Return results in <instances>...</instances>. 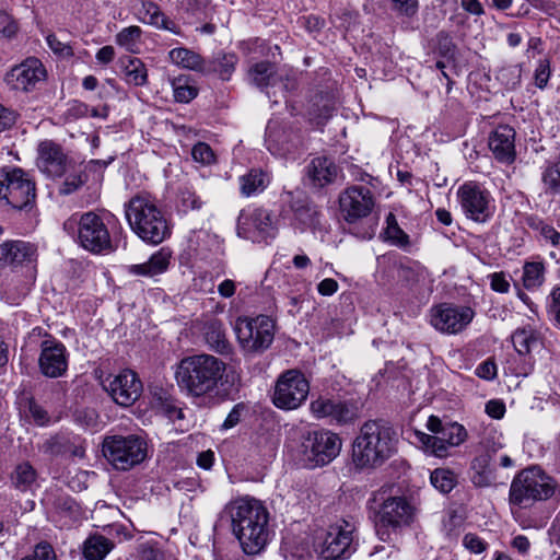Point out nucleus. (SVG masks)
<instances>
[{
	"label": "nucleus",
	"instance_id": "nucleus-1",
	"mask_svg": "<svg viewBox=\"0 0 560 560\" xmlns=\"http://www.w3.org/2000/svg\"><path fill=\"white\" fill-rule=\"evenodd\" d=\"M179 388L189 397H213L225 384L234 383V375L228 364L208 353L186 357L175 372Z\"/></svg>",
	"mask_w": 560,
	"mask_h": 560
},
{
	"label": "nucleus",
	"instance_id": "nucleus-2",
	"mask_svg": "<svg viewBox=\"0 0 560 560\" xmlns=\"http://www.w3.org/2000/svg\"><path fill=\"white\" fill-rule=\"evenodd\" d=\"M233 535L246 555H258L269 540V512L255 498L242 497L226 504Z\"/></svg>",
	"mask_w": 560,
	"mask_h": 560
},
{
	"label": "nucleus",
	"instance_id": "nucleus-3",
	"mask_svg": "<svg viewBox=\"0 0 560 560\" xmlns=\"http://www.w3.org/2000/svg\"><path fill=\"white\" fill-rule=\"evenodd\" d=\"M127 222L143 242L160 244L171 236V226L158 200L148 194H137L125 203Z\"/></svg>",
	"mask_w": 560,
	"mask_h": 560
},
{
	"label": "nucleus",
	"instance_id": "nucleus-4",
	"mask_svg": "<svg viewBox=\"0 0 560 560\" xmlns=\"http://www.w3.org/2000/svg\"><path fill=\"white\" fill-rule=\"evenodd\" d=\"M396 433L383 420H369L360 429L352 445V460L359 468L382 465L395 450Z\"/></svg>",
	"mask_w": 560,
	"mask_h": 560
},
{
	"label": "nucleus",
	"instance_id": "nucleus-5",
	"mask_svg": "<svg viewBox=\"0 0 560 560\" xmlns=\"http://www.w3.org/2000/svg\"><path fill=\"white\" fill-rule=\"evenodd\" d=\"M557 481L537 465L518 471L510 486L509 503L512 512L533 508L553 497Z\"/></svg>",
	"mask_w": 560,
	"mask_h": 560
},
{
	"label": "nucleus",
	"instance_id": "nucleus-6",
	"mask_svg": "<svg viewBox=\"0 0 560 560\" xmlns=\"http://www.w3.org/2000/svg\"><path fill=\"white\" fill-rule=\"evenodd\" d=\"M371 509L375 514V527L378 537L386 541L390 532L410 525L416 516V506L404 495H393L382 488L373 493Z\"/></svg>",
	"mask_w": 560,
	"mask_h": 560
},
{
	"label": "nucleus",
	"instance_id": "nucleus-7",
	"mask_svg": "<svg viewBox=\"0 0 560 560\" xmlns=\"http://www.w3.org/2000/svg\"><path fill=\"white\" fill-rule=\"evenodd\" d=\"M68 233L77 231V242L85 250L93 254H108L114 250L110 234L103 218L93 211L72 215L63 223Z\"/></svg>",
	"mask_w": 560,
	"mask_h": 560
},
{
	"label": "nucleus",
	"instance_id": "nucleus-8",
	"mask_svg": "<svg viewBox=\"0 0 560 560\" xmlns=\"http://www.w3.org/2000/svg\"><path fill=\"white\" fill-rule=\"evenodd\" d=\"M234 331L241 348L247 353H261L272 343L276 322L270 316L238 317Z\"/></svg>",
	"mask_w": 560,
	"mask_h": 560
},
{
	"label": "nucleus",
	"instance_id": "nucleus-9",
	"mask_svg": "<svg viewBox=\"0 0 560 560\" xmlns=\"http://www.w3.org/2000/svg\"><path fill=\"white\" fill-rule=\"evenodd\" d=\"M36 198L35 183L20 167L0 168V199H4L14 209L32 207Z\"/></svg>",
	"mask_w": 560,
	"mask_h": 560
},
{
	"label": "nucleus",
	"instance_id": "nucleus-10",
	"mask_svg": "<svg viewBox=\"0 0 560 560\" xmlns=\"http://www.w3.org/2000/svg\"><path fill=\"white\" fill-rule=\"evenodd\" d=\"M103 454L118 470H128L147 456V443L137 435H113L104 439Z\"/></svg>",
	"mask_w": 560,
	"mask_h": 560
},
{
	"label": "nucleus",
	"instance_id": "nucleus-11",
	"mask_svg": "<svg viewBox=\"0 0 560 560\" xmlns=\"http://www.w3.org/2000/svg\"><path fill=\"white\" fill-rule=\"evenodd\" d=\"M358 545L355 526L341 521L328 527L317 551L323 560H345L357 551Z\"/></svg>",
	"mask_w": 560,
	"mask_h": 560
},
{
	"label": "nucleus",
	"instance_id": "nucleus-12",
	"mask_svg": "<svg viewBox=\"0 0 560 560\" xmlns=\"http://www.w3.org/2000/svg\"><path fill=\"white\" fill-rule=\"evenodd\" d=\"M341 444V439L331 431H310L302 439V459L311 468L324 466L339 454Z\"/></svg>",
	"mask_w": 560,
	"mask_h": 560
},
{
	"label": "nucleus",
	"instance_id": "nucleus-13",
	"mask_svg": "<svg viewBox=\"0 0 560 560\" xmlns=\"http://www.w3.org/2000/svg\"><path fill=\"white\" fill-rule=\"evenodd\" d=\"M237 235L253 243H267L278 233L277 219L267 209L248 207L237 217Z\"/></svg>",
	"mask_w": 560,
	"mask_h": 560
},
{
	"label": "nucleus",
	"instance_id": "nucleus-14",
	"mask_svg": "<svg viewBox=\"0 0 560 560\" xmlns=\"http://www.w3.org/2000/svg\"><path fill=\"white\" fill-rule=\"evenodd\" d=\"M310 383L305 375L295 369L281 373L272 395L273 405L282 410L298 409L307 398Z\"/></svg>",
	"mask_w": 560,
	"mask_h": 560
},
{
	"label": "nucleus",
	"instance_id": "nucleus-15",
	"mask_svg": "<svg viewBox=\"0 0 560 560\" xmlns=\"http://www.w3.org/2000/svg\"><path fill=\"white\" fill-rule=\"evenodd\" d=\"M462 210L466 217L476 222H486L493 214L494 206L491 194L475 182L463 184L457 190Z\"/></svg>",
	"mask_w": 560,
	"mask_h": 560
},
{
	"label": "nucleus",
	"instance_id": "nucleus-16",
	"mask_svg": "<svg viewBox=\"0 0 560 560\" xmlns=\"http://www.w3.org/2000/svg\"><path fill=\"white\" fill-rule=\"evenodd\" d=\"M102 385L113 400L122 407L133 405L142 393V383L131 370H122L118 374L108 375Z\"/></svg>",
	"mask_w": 560,
	"mask_h": 560
},
{
	"label": "nucleus",
	"instance_id": "nucleus-17",
	"mask_svg": "<svg viewBox=\"0 0 560 560\" xmlns=\"http://www.w3.org/2000/svg\"><path fill=\"white\" fill-rule=\"evenodd\" d=\"M46 78V69L42 61L30 57L21 63L12 67L4 74V83L11 91L31 92Z\"/></svg>",
	"mask_w": 560,
	"mask_h": 560
},
{
	"label": "nucleus",
	"instance_id": "nucleus-18",
	"mask_svg": "<svg viewBox=\"0 0 560 560\" xmlns=\"http://www.w3.org/2000/svg\"><path fill=\"white\" fill-rule=\"evenodd\" d=\"M310 410L316 419H327L330 423L346 425L358 418V408L353 402L319 396L312 400Z\"/></svg>",
	"mask_w": 560,
	"mask_h": 560
},
{
	"label": "nucleus",
	"instance_id": "nucleus-19",
	"mask_svg": "<svg viewBox=\"0 0 560 560\" xmlns=\"http://www.w3.org/2000/svg\"><path fill=\"white\" fill-rule=\"evenodd\" d=\"M475 312L468 306L443 303L431 310V325L445 334H457L472 320Z\"/></svg>",
	"mask_w": 560,
	"mask_h": 560
},
{
	"label": "nucleus",
	"instance_id": "nucleus-20",
	"mask_svg": "<svg viewBox=\"0 0 560 560\" xmlns=\"http://www.w3.org/2000/svg\"><path fill=\"white\" fill-rule=\"evenodd\" d=\"M339 205L345 220L354 223L372 212L375 200L369 188L351 186L340 195Z\"/></svg>",
	"mask_w": 560,
	"mask_h": 560
},
{
	"label": "nucleus",
	"instance_id": "nucleus-21",
	"mask_svg": "<svg viewBox=\"0 0 560 560\" xmlns=\"http://www.w3.org/2000/svg\"><path fill=\"white\" fill-rule=\"evenodd\" d=\"M68 359L69 353L61 341L55 339L42 341L38 366L44 376L50 378L62 376L68 370Z\"/></svg>",
	"mask_w": 560,
	"mask_h": 560
},
{
	"label": "nucleus",
	"instance_id": "nucleus-22",
	"mask_svg": "<svg viewBox=\"0 0 560 560\" xmlns=\"http://www.w3.org/2000/svg\"><path fill=\"white\" fill-rule=\"evenodd\" d=\"M515 130L509 125H500L488 137V148L497 162L510 165L516 159Z\"/></svg>",
	"mask_w": 560,
	"mask_h": 560
},
{
	"label": "nucleus",
	"instance_id": "nucleus-23",
	"mask_svg": "<svg viewBox=\"0 0 560 560\" xmlns=\"http://www.w3.org/2000/svg\"><path fill=\"white\" fill-rule=\"evenodd\" d=\"M250 81L259 89L277 88L284 94L295 88V81L289 77L279 74L275 66L269 61H260L255 63L248 72Z\"/></svg>",
	"mask_w": 560,
	"mask_h": 560
},
{
	"label": "nucleus",
	"instance_id": "nucleus-24",
	"mask_svg": "<svg viewBox=\"0 0 560 560\" xmlns=\"http://www.w3.org/2000/svg\"><path fill=\"white\" fill-rule=\"evenodd\" d=\"M68 160L62 149L55 142L46 140L38 145L37 166L51 177H60L67 171Z\"/></svg>",
	"mask_w": 560,
	"mask_h": 560
},
{
	"label": "nucleus",
	"instance_id": "nucleus-25",
	"mask_svg": "<svg viewBox=\"0 0 560 560\" xmlns=\"http://www.w3.org/2000/svg\"><path fill=\"white\" fill-rule=\"evenodd\" d=\"M36 258V248L24 241H7L0 244V268L16 267L32 262Z\"/></svg>",
	"mask_w": 560,
	"mask_h": 560
},
{
	"label": "nucleus",
	"instance_id": "nucleus-26",
	"mask_svg": "<svg viewBox=\"0 0 560 560\" xmlns=\"http://www.w3.org/2000/svg\"><path fill=\"white\" fill-rule=\"evenodd\" d=\"M172 252L167 247H162L155 252L148 261L143 264L130 265L127 270L130 275L153 278L164 273L171 264Z\"/></svg>",
	"mask_w": 560,
	"mask_h": 560
},
{
	"label": "nucleus",
	"instance_id": "nucleus-27",
	"mask_svg": "<svg viewBox=\"0 0 560 560\" xmlns=\"http://www.w3.org/2000/svg\"><path fill=\"white\" fill-rule=\"evenodd\" d=\"M138 19L144 24L167 30L174 34H180L179 26L170 20L153 1H141V8L138 11Z\"/></svg>",
	"mask_w": 560,
	"mask_h": 560
},
{
	"label": "nucleus",
	"instance_id": "nucleus-28",
	"mask_svg": "<svg viewBox=\"0 0 560 560\" xmlns=\"http://www.w3.org/2000/svg\"><path fill=\"white\" fill-rule=\"evenodd\" d=\"M307 177L315 187H324L334 182L337 166L326 156L314 158L306 167Z\"/></svg>",
	"mask_w": 560,
	"mask_h": 560
},
{
	"label": "nucleus",
	"instance_id": "nucleus-29",
	"mask_svg": "<svg viewBox=\"0 0 560 560\" xmlns=\"http://www.w3.org/2000/svg\"><path fill=\"white\" fill-rule=\"evenodd\" d=\"M19 411L22 418L36 425L44 427L49 423L50 417L44 407L36 401L30 393H22L18 400Z\"/></svg>",
	"mask_w": 560,
	"mask_h": 560
},
{
	"label": "nucleus",
	"instance_id": "nucleus-30",
	"mask_svg": "<svg viewBox=\"0 0 560 560\" xmlns=\"http://www.w3.org/2000/svg\"><path fill=\"white\" fill-rule=\"evenodd\" d=\"M37 470L27 460L14 465L9 476L11 486L21 492L33 491L37 486Z\"/></svg>",
	"mask_w": 560,
	"mask_h": 560
},
{
	"label": "nucleus",
	"instance_id": "nucleus-31",
	"mask_svg": "<svg viewBox=\"0 0 560 560\" xmlns=\"http://www.w3.org/2000/svg\"><path fill=\"white\" fill-rule=\"evenodd\" d=\"M205 339L209 348L219 354H231L233 347L226 338L224 325L219 319H212L205 326Z\"/></svg>",
	"mask_w": 560,
	"mask_h": 560
},
{
	"label": "nucleus",
	"instance_id": "nucleus-32",
	"mask_svg": "<svg viewBox=\"0 0 560 560\" xmlns=\"http://www.w3.org/2000/svg\"><path fill=\"white\" fill-rule=\"evenodd\" d=\"M295 220L302 225V230H317L322 228V213L317 206L306 199H299L292 203Z\"/></svg>",
	"mask_w": 560,
	"mask_h": 560
},
{
	"label": "nucleus",
	"instance_id": "nucleus-33",
	"mask_svg": "<svg viewBox=\"0 0 560 560\" xmlns=\"http://www.w3.org/2000/svg\"><path fill=\"white\" fill-rule=\"evenodd\" d=\"M270 183L268 173L260 168H253L240 177L241 194L250 197L264 191Z\"/></svg>",
	"mask_w": 560,
	"mask_h": 560
},
{
	"label": "nucleus",
	"instance_id": "nucleus-34",
	"mask_svg": "<svg viewBox=\"0 0 560 560\" xmlns=\"http://www.w3.org/2000/svg\"><path fill=\"white\" fill-rule=\"evenodd\" d=\"M168 57L173 63L182 68L201 73L208 70L206 67V60L199 54L188 48H174L168 52Z\"/></svg>",
	"mask_w": 560,
	"mask_h": 560
},
{
	"label": "nucleus",
	"instance_id": "nucleus-35",
	"mask_svg": "<svg viewBox=\"0 0 560 560\" xmlns=\"http://www.w3.org/2000/svg\"><path fill=\"white\" fill-rule=\"evenodd\" d=\"M114 548V542L107 537L95 534L91 535L83 546V556L86 560H104Z\"/></svg>",
	"mask_w": 560,
	"mask_h": 560
},
{
	"label": "nucleus",
	"instance_id": "nucleus-36",
	"mask_svg": "<svg viewBox=\"0 0 560 560\" xmlns=\"http://www.w3.org/2000/svg\"><path fill=\"white\" fill-rule=\"evenodd\" d=\"M237 63V56L233 52H218L211 60H206L208 70L205 73L214 72L222 80H230Z\"/></svg>",
	"mask_w": 560,
	"mask_h": 560
},
{
	"label": "nucleus",
	"instance_id": "nucleus-37",
	"mask_svg": "<svg viewBox=\"0 0 560 560\" xmlns=\"http://www.w3.org/2000/svg\"><path fill=\"white\" fill-rule=\"evenodd\" d=\"M122 72L127 83L135 86L144 85L148 81L145 65L137 57H128L121 60Z\"/></svg>",
	"mask_w": 560,
	"mask_h": 560
},
{
	"label": "nucleus",
	"instance_id": "nucleus-38",
	"mask_svg": "<svg viewBox=\"0 0 560 560\" xmlns=\"http://www.w3.org/2000/svg\"><path fill=\"white\" fill-rule=\"evenodd\" d=\"M471 467L475 470L471 477V481L475 486L485 488L494 483V474L489 467V457L487 455L476 457L472 460Z\"/></svg>",
	"mask_w": 560,
	"mask_h": 560
},
{
	"label": "nucleus",
	"instance_id": "nucleus-39",
	"mask_svg": "<svg viewBox=\"0 0 560 560\" xmlns=\"http://www.w3.org/2000/svg\"><path fill=\"white\" fill-rule=\"evenodd\" d=\"M385 241L394 246L406 249L410 246L409 235L398 225L396 217L388 213L384 231Z\"/></svg>",
	"mask_w": 560,
	"mask_h": 560
},
{
	"label": "nucleus",
	"instance_id": "nucleus-40",
	"mask_svg": "<svg viewBox=\"0 0 560 560\" xmlns=\"http://www.w3.org/2000/svg\"><path fill=\"white\" fill-rule=\"evenodd\" d=\"M142 30L137 25L124 27L116 35V44L125 50L137 54L140 50Z\"/></svg>",
	"mask_w": 560,
	"mask_h": 560
},
{
	"label": "nucleus",
	"instance_id": "nucleus-41",
	"mask_svg": "<svg viewBox=\"0 0 560 560\" xmlns=\"http://www.w3.org/2000/svg\"><path fill=\"white\" fill-rule=\"evenodd\" d=\"M512 342L518 354H528L532 347L537 342V334L529 326L517 328L512 335Z\"/></svg>",
	"mask_w": 560,
	"mask_h": 560
},
{
	"label": "nucleus",
	"instance_id": "nucleus-42",
	"mask_svg": "<svg viewBox=\"0 0 560 560\" xmlns=\"http://www.w3.org/2000/svg\"><path fill=\"white\" fill-rule=\"evenodd\" d=\"M416 438L427 453L441 458L447 455L450 446L443 440L439 439V435L417 432Z\"/></svg>",
	"mask_w": 560,
	"mask_h": 560
},
{
	"label": "nucleus",
	"instance_id": "nucleus-43",
	"mask_svg": "<svg viewBox=\"0 0 560 560\" xmlns=\"http://www.w3.org/2000/svg\"><path fill=\"white\" fill-rule=\"evenodd\" d=\"M450 447L458 446L467 439V431L464 425L457 422H446L439 434Z\"/></svg>",
	"mask_w": 560,
	"mask_h": 560
},
{
	"label": "nucleus",
	"instance_id": "nucleus-44",
	"mask_svg": "<svg viewBox=\"0 0 560 560\" xmlns=\"http://www.w3.org/2000/svg\"><path fill=\"white\" fill-rule=\"evenodd\" d=\"M544 265L541 262H526L523 267V284L532 290L540 287L544 282Z\"/></svg>",
	"mask_w": 560,
	"mask_h": 560
},
{
	"label": "nucleus",
	"instance_id": "nucleus-45",
	"mask_svg": "<svg viewBox=\"0 0 560 560\" xmlns=\"http://www.w3.org/2000/svg\"><path fill=\"white\" fill-rule=\"evenodd\" d=\"M541 182L547 194L560 196V161L544 170Z\"/></svg>",
	"mask_w": 560,
	"mask_h": 560
},
{
	"label": "nucleus",
	"instance_id": "nucleus-46",
	"mask_svg": "<svg viewBox=\"0 0 560 560\" xmlns=\"http://www.w3.org/2000/svg\"><path fill=\"white\" fill-rule=\"evenodd\" d=\"M430 480L432 486L442 493H448L456 485L455 475L444 468H436L431 472Z\"/></svg>",
	"mask_w": 560,
	"mask_h": 560
},
{
	"label": "nucleus",
	"instance_id": "nucleus-47",
	"mask_svg": "<svg viewBox=\"0 0 560 560\" xmlns=\"http://www.w3.org/2000/svg\"><path fill=\"white\" fill-rule=\"evenodd\" d=\"M521 75L522 69L517 65L503 66L497 72V79L509 90H513L520 84Z\"/></svg>",
	"mask_w": 560,
	"mask_h": 560
},
{
	"label": "nucleus",
	"instance_id": "nucleus-48",
	"mask_svg": "<svg viewBox=\"0 0 560 560\" xmlns=\"http://www.w3.org/2000/svg\"><path fill=\"white\" fill-rule=\"evenodd\" d=\"M21 560H57V555L49 542L40 541L35 545L32 553L23 557Z\"/></svg>",
	"mask_w": 560,
	"mask_h": 560
},
{
	"label": "nucleus",
	"instance_id": "nucleus-49",
	"mask_svg": "<svg viewBox=\"0 0 560 560\" xmlns=\"http://www.w3.org/2000/svg\"><path fill=\"white\" fill-rule=\"evenodd\" d=\"M191 156L195 162L201 165H210L214 162L215 156L211 147L206 142H198L192 147Z\"/></svg>",
	"mask_w": 560,
	"mask_h": 560
},
{
	"label": "nucleus",
	"instance_id": "nucleus-50",
	"mask_svg": "<svg viewBox=\"0 0 560 560\" xmlns=\"http://www.w3.org/2000/svg\"><path fill=\"white\" fill-rule=\"evenodd\" d=\"M66 439L63 436H51L47 439L40 446L39 450L50 456H57L66 452Z\"/></svg>",
	"mask_w": 560,
	"mask_h": 560
},
{
	"label": "nucleus",
	"instance_id": "nucleus-51",
	"mask_svg": "<svg viewBox=\"0 0 560 560\" xmlns=\"http://www.w3.org/2000/svg\"><path fill=\"white\" fill-rule=\"evenodd\" d=\"M266 143L268 150L271 151L272 153L287 154L291 153L292 150L300 144V140L292 144H284V142H281V148L276 150V147L280 143V138L278 137V135H275L272 132L270 127H268Z\"/></svg>",
	"mask_w": 560,
	"mask_h": 560
},
{
	"label": "nucleus",
	"instance_id": "nucleus-52",
	"mask_svg": "<svg viewBox=\"0 0 560 560\" xmlns=\"http://www.w3.org/2000/svg\"><path fill=\"white\" fill-rule=\"evenodd\" d=\"M46 42L55 55L62 58L73 56V48L68 43L61 42L55 34H49L46 37Z\"/></svg>",
	"mask_w": 560,
	"mask_h": 560
},
{
	"label": "nucleus",
	"instance_id": "nucleus-53",
	"mask_svg": "<svg viewBox=\"0 0 560 560\" xmlns=\"http://www.w3.org/2000/svg\"><path fill=\"white\" fill-rule=\"evenodd\" d=\"M179 203L184 211L199 210L202 207L200 197L192 190L185 188L179 192Z\"/></svg>",
	"mask_w": 560,
	"mask_h": 560
},
{
	"label": "nucleus",
	"instance_id": "nucleus-54",
	"mask_svg": "<svg viewBox=\"0 0 560 560\" xmlns=\"http://www.w3.org/2000/svg\"><path fill=\"white\" fill-rule=\"evenodd\" d=\"M490 288L498 293H508L510 291V276L503 271L493 272L488 276Z\"/></svg>",
	"mask_w": 560,
	"mask_h": 560
},
{
	"label": "nucleus",
	"instance_id": "nucleus-55",
	"mask_svg": "<svg viewBox=\"0 0 560 560\" xmlns=\"http://www.w3.org/2000/svg\"><path fill=\"white\" fill-rule=\"evenodd\" d=\"M475 374L486 381H493L498 375L497 364L493 358H488L475 370Z\"/></svg>",
	"mask_w": 560,
	"mask_h": 560
},
{
	"label": "nucleus",
	"instance_id": "nucleus-56",
	"mask_svg": "<svg viewBox=\"0 0 560 560\" xmlns=\"http://www.w3.org/2000/svg\"><path fill=\"white\" fill-rule=\"evenodd\" d=\"M85 182L81 173L70 174L66 177L59 191L61 195H70L79 189Z\"/></svg>",
	"mask_w": 560,
	"mask_h": 560
},
{
	"label": "nucleus",
	"instance_id": "nucleus-57",
	"mask_svg": "<svg viewBox=\"0 0 560 560\" xmlns=\"http://www.w3.org/2000/svg\"><path fill=\"white\" fill-rule=\"evenodd\" d=\"M174 97L177 102L188 103L197 96V90L190 85L173 82Z\"/></svg>",
	"mask_w": 560,
	"mask_h": 560
},
{
	"label": "nucleus",
	"instance_id": "nucleus-58",
	"mask_svg": "<svg viewBox=\"0 0 560 560\" xmlns=\"http://www.w3.org/2000/svg\"><path fill=\"white\" fill-rule=\"evenodd\" d=\"M550 77V65L548 59H541L535 70V84L539 89H544Z\"/></svg>",
	"mask_w": 560,
	"mask_h": 560
},
{
	"label": "nucleus",
	"instance_id": "nucleus-59",
	"mask_svg": "<svg viewBox=\"0 0 560 560\" xmlns=\"http://www.w3.org/2000/svg\"><path fill=\"white\" fill-rule=\"evenodd\" d=\"M463 544L468 550L475 553H481L487 548V542L472 533H468L464 536Z\"/></svg>",
	"mask_w": 560,
	"mask_h": 560
},
{
	"label": "nucleus",
	"instance_id": "nucleus-60",
	"mask_svg": "<svg viewBox=\"0 0 560 560\" xmlns=\"http://www.w3.org/2000/svg\"><path fill=\"white\" fill-rule=\"evenodd\" d=\"M19 117V114L12 108L0 104V132L11 128Z\"/></svg>",
	"mask_w": 560,
	"mask_h": 560
},
{
	"label": "nucleus",
	"instance_id": "nucleus-61",
	"mask_svg": "<svg viewBox=\"0 0 560 560\" xmlns=\"http://www.w3.org/2000/svg\"><path fill=\"white\" fill-rule=\"evenodd\" d=\"M392 2L394 4V9L400 14L411 16L417 12V0H392Z\"/></svg>",
	"mask_w": 560,
	"mask_h": 560
},
{
	"label": "nucleus",
	"instance_id": "nucleus-62",
	"mask_svg": "<svg viewBox=\"0 0 560 560\" xmlns=\"http://www.w3.org/2000/svg\"><path fill=\"white\" fill-rule=\"evenodd\" d=\"M439 40V50L444 57L453 58L455 54V45L450 38V36L445 33H440L438 35Z\"/></svg>",
	"mask_w": 560,
	"mask_h": 560
},
{
	"label": "nucleus",
	"instance_id": "nucleus-63",
	"mask_svg": "<svg viewBox=\"0 0 560 560\" xmlns=\"http://www.w3.org/2000/svg\"><path fill=\"white\" fill-rule=\"evenodd\" d=\"M549 314L560 326V288H555L550 293Z\"/></svg>",
	"mask_w": 560,
	"mask_h": 560
},
{
	"label": "nucleus",
	"instance_id": "nucleus-64",
	"mask_svg": "<svg viewBox=\"0 0 560 560\" xmlns=\"http://www.w3.org/2000/svg\"><path fill=\"white\" fill-rule=\"evenodd\" d=\"M486 412L493 419H501L505 413V405L499 399L489 400L486 404Z\"/></svg>",
	"mask_w": 560,
	"mask_h": 560
}]
</instances>
